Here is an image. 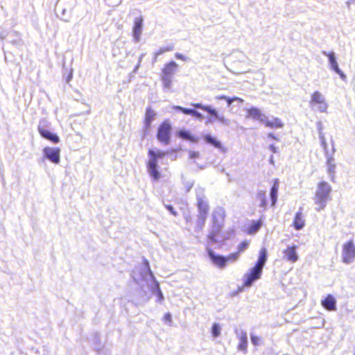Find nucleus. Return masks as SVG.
<instances>
[{
    "mask_svg": "<svg viewBox=\"0 0 355 355\" xmlns=\"http://www.w3.org/2000/svg\"><path fill=\"white\" fill-rule=\"evenodd\" d=\"M174 49L173 45H170L164 48H160L157 54H162L165 52L171 51Z\"/></svg>",
    "mask_w": 355,
    "mask_h": 355,
    "instance_id": "33",
    "label": "nucleus"
},
{
    "mask_svg": "<svg viewBox=\"0 0 355 355\" xmlns=\"http://www.w3.org/2000/svg\"><path fill=\"white\" fill-rule=\"evenodd\" d=\"M263 123L266 127L275 129V128H281L284 126L283 121L277 117H274L271 119H268L267 116H266Z\"/></svg>",
    "mask_w": 355,
    "mask_h": 355,
    "instance_id": "16",
    "label": "nucleus"
},
{
    "mask_svg": "<svg viewBox=\"0 0 355 355\" xmlns=\"http://www.w3.org/2000/svg\"><path fill=\"white\" fill-rule=\"evenodd\" d=\"M143 21L144 19L142 17H137L134 21L133 35L137 41L139 40L141 33Z\"/></svg>",
    "mask_w": 355,
    "mask_h": 355,
    "instance_id": "18",
    "label": "nucleus"
},
{
    "mask_svg": "<svg viewBox=\"0 0 355 355\" xmlns=\"http://www.w3.org/2000/svg\"><path fill=\"white\" fill-rule=\"evenodd\" d=\"M279 190V182L275 180L270 189V205L274 206L277 200V193Z\"/></svg>",
    "mask_w": 355,
    "mask_h": 355,
    "instance_id": "23",
    "label": "nucleus"
},
{
    "mask_svg": "<svg viewBox=\"0 0 355 355\" xmlns=\"http://www.w3.org/2000/svg\"><path fill=\"white\" fill-rule=\"evenodd\" d=\"M331 191V187L330 184L327 182L321 181L318 184L315 194L330 199Z\"/></svg>",
    "mask_w": 355,
    "mask_h": 355,
    "instance_id": "12",
    "label": "nucleus"
},
{
    "mask_svg": "<svg viewBox=\"0 0 355 355\" xmlns=\"http://www.w3.org/2000/svg\"><path fill=\"white\" fill-rule=\"evenodd\" d=\"M209 240L212 242V243H216L217 241V239H216V232H211L209 236H208Z\"/></svg>",
    "mask_w": 355,
    "mask_h": 355,
    "instance_id": "38",
    "label": "nucleus"
},
{
    "mask_svg": "<svg viewBox=\"0 0 355 355\" xmlns=\"http://www.w3.org/2000/svg\"><path fill=\"white\" fill-rule=\"evenodd\" d=\"M256 199L259 202V205L260 207H261L263 209L266 208L268 202L266 200V193L264 191H260L257 192L256 195Z\"/></svg>",
    "mask_w": 355,
    "mask_h": 355,
    "instance_id": "26",
    "label": "nucleus"
},
{
    "mask_svg": "<svg viewBox=\"0 0 355 355\" xmlns=\"http://www.w3.org/2000/svg\"><path fill=\"white\" fill-rule=\"evenodd\" d=\"M261 338L255 335H251V341L254 345H258L260 344Z\"/></svg>",
    "mask_w": 355,
    "mask_h": 355,
    "instance_id": "35",
    "label": "nucleus"
},
{
    "mask_svg": "<svg viewBox=\"0 0 355 355\" xmlns=\"http://www.w3.org/2000/svg\"><path fill=\"white\" fill-rule=\"evenodd\" d=\"M320 139H321L322 145L325 148L326 146H327V144H326V141H325V139H324V137L323 135H320Z\"/></svg>",
    "mask_w": 355,
    "mask_h": 355,
    "instance_id": "44",
    "label": "nucleus"
},
{
    "mask_svg": "<svg viewBox=\"0 0 355 355\" xmlns=\"http://www.w3.org/2000/svg\"><path fill=\"white\" fill-rule=\"evenodd\" d=\"M171 125L168 121L165 120L157 128V139L164 144H168L171 139Z\"/></svg>",
    "mask_w": 355,
    "mask_h": 355,
    "instance_id": "5",
    "label": "nucleus"
},
{
    "mask_svg": "<svg viewBox=\"0 0 355 355\" xmlns=\"http://www.w3.org/2000/svg\"><path fill=\"white\" fill-rule=\"evenodd\" d=\"M178 67V65L175 61H170L164 65L160 76L164 88L170 89L171 87L173 76Z\"/></svg>",
    "mask_w": 355,
    "mask_h": 355,
    "instance_id": "3",
    "label": "nucleus"
},
{
    "mask_svg": "<svg viewBox=\"0 0 355 355\" xmlns=\"http://www.w3.org/2000/svg\"><path fill=\"white\" fill-rule=\"evenodd\" d=\"M192 110H193L192 109H188V108L183 107V109L182 110V112L184 114L191 115Z\"/></svg>",
    "mask_w": 355,
    "mask_h": 355,
    "instance_id": "41",
    "label": "nucleus"
},
{
    "mask_svg": "<svg viewBox=\"0 0 355 355\" xmlns=\"http://www.w3.org/2000/svg\"><path fill=\"white\" fill-rule=\"evenodd\" d=\"M321 304L328 311H335L336 309V300L331 294L327 295L324 299L321 301Z\"/></svg>",
    "mask_w": 355,
    "mask_h": 355,
    "instance_id": "15",
    "label": "nucleus"
},
{
    "mask_svg": "<svg viewBox=\"0 0 355 355\" xmlns=\"http://www.w3.org/2000/svg\"><path fill=\"white\" fill-rule=\"evenodd\" d=\"M163 320L164 321L165 323L171 324V323L172 322V318H171V313H165L164 317H163Z\"/></svg>",
    "mask_w": 355,
    "mask_h": 355,
    "instance_id": "36",
    "label": "nucleus"
},
{
    "mask_svg": "<svg viewBox=\"0 0 355 355\" xmlns=\"http://www.w3.org/2000/svg\"><path fill=\"white\" fill-rule=\"evenodd\" d=\"M309 105L312 108H316L321 112H326L328 107L324 97L318 91H315L311 94Z\"/></svg>",
    "mask_w": 355,
    "mask_h": 355,
    "instance_id": "6",
    "label": "nucleus"
},
{
    "mask_svg": "<svg viewBox=\"0 0 355 355\" xmlns=\"http://www.w3.org/2000/svg\"><path fill=\"white\" fill-rule=\"evenodd\" d=\"M177 136L183 139L189 141L191 143H197L198 141V137L193 136L191 133L186 130H180L177 132Z\"/></svg>",
    "mask_w": 355,
    "mask_h": 355,
    "instance_id": "19",
    "label": "nucleus"
},
{
    "mask_svg": "<svg viewBox=\"0 0 355 355\" xmlns=\"http://www.w3.org/2000/svg\"><path fill=\"white\" fill-rule=\"evenodd\" d=\"M269 148L273 153L276 152V148L274 145H270Z\"/></svg>",
    "mask_w": 355,
    "mask_h": 355,
    "instance_id": "46",
    "label": "nucleus"
},
{
    "mask_svg": "<svg viewBox=\"0 0 355 355\" xmlns=\"http://www.w3.org/2000/svg\"><path fill=\"white\" fill-rule=\"evenodd\" d=\"M149 159L147 162V168L148 173L154 181H157L161 178V173L158 170L157 160L159 158H162L166 154V152L158 150L154 151L149 149L148 151Z\"/></svg>",
    "mask_w": 355,
    "mask_h": 355,
    "instance_id": "1",
    "label": "nucleus"
},
{
    "mask_svg": "<svg viewBox=\"0 0 355 355\" xmlns=\"http://www.w3.org/2000/svg\"><path fill=\"white\" fill-rule=\"evenodd\" d=\"M297 245L288 246L283 251L285 259L291 263H295L296 261H297L299 257L297 253Z\"/></svg>",
    "mask_w": 355,
    "mask_h": 355,
    "instance_id": "11",
    "label": "nucleus"
},
{
    "mask_svg": "<svg viewBox=\"0 0 355 355\" xmlns=\"http://www.w3.org/2000/svg\"><path fill=\"white\" fill-rule=\"evenodd\" d=\"M193 106L194 107H196V108L202 109L204 111H205V107H208V106H204V105H201L200 103L193 104Z\"/></svg>",
    "mask_w": 355,
    "mask_h": 355,
    "instance_id": "43",
    "label": "nucleus"
},
{
    "mask_svg": "<svg viewBox=\"0 0 355 355\" xmlns=\"http://www.w3.org/2000/svg\"><path fill=\"white\" fill-rule=\"evenodd\" d=\"M207 254L209 258L211 259L212 263L219 268H224L227 263L230 262H235L239 259L240 255L236 252H232L228 254L227 257H224L222 255L216 254L214 251L209 248L207 249Z\"/></svg>",
    "mask_w": 355,
    "mask_h": 355,
    "instance_id": "2",
    "label": "nucleus"
},
{
    "mask_svg": "<svg viewBox=\"0 0 355 355\" xmlns=\"http://www.w3.org/2000/svg\"><path fill=\"white\" fill-rule=\"evenodd\" d=\"M248 348V337L247 334L243 333L239 336V343L238 345V349L244 352H247Z\"/></svg>",
    "mask_w": 355,
    "mask_h": 355,
    "instance_id": "25",
    "label": "nucleus"
},
{
    "mask_svg": "<svg viewBox=\"0 0 355 355\" xmlns=\"http://www.w3.org/2000/svg\"><path fill=\"white\" fill-rule=\"evenodd\" d=\"M325 55H327L329 58V61L330 63L331 68L337 73L342 79L345 78V75L343 73V71L339 69L338 64L336 62V57L334 52L324 53Z\"/></svg>",
    "mask_w": 355,
    "mask_h": 355,
    "instance_id": "13",
    "label": "nucleus"
},
{
    "mask_svg": "<svg viewBox=\"0 0 355 355\" xmlns=\"http://www.w3.org/2000/svg\"><path fill=\"white\" fill-rule=\"evenodd\" d=\"M267 261V250L262 248L259 254L258 260L255 263L254 267L262 271L263 268Z\"/></svg>",
    "mask_w": 355,
    "mask_h": 355,
    "instance_id": "17",
    "label": "nucleus"
},
{
    "mask_svg": "<svg viewBox=\"0 0 355 355\" xmlns=\"http://www.w3.org/2000/svg\"><path fill=\"white\" fill-rule=\"evenodd\" d=\"M44 157L54 164H58L60 158V149L59 148L45 147L43 149Z\"/></svg>",
    "mask_w": 355,
    "mask_h": 355,
    "instance_id": "9",
    "label": "nucleus"
},
{
    "mask_svg": "<svg viewBox=\"0 0 355 355\" xmlns=\"http://www.w3.org/2000/svg\"><path fill=\"white\" fill-rule=\"evenodd\" d=\"M216 98L217 100H225V101H227L228 105H230L234 101H239L240 103L243 102V99L239 98V97H236V96H234V97H232V98H230V97H227L225 95H220V96H217L216 97Z\"/></svg>",
    "mask_w": 355,
    "mask_h": 355,
    "instance_id": "27",
    "label": "nucleus"
},
{
    "mask_svg": "<svg viewBox=\"0 0 355 355\" xmlns=\"http://www.w3.org/2000/svg\"><path fill=\"white\" fill-rule=\"evenodd\" d=\"M261 225V220H258L257 221H253L250 226L248 227V234H253L256 232H257Z\"/></svg>",
    "mask_w": 355,
    "mask_h": 355,
    "instance_id": "28",
    "label": "nucleus"
},
{
    "mask_svg": "<svg viewBox=\"0 0 355 355\" xmlns=\"http://www.w3.org/2000/svg\"><path fill=\"white\" fill-rule=\"evenodd\" d=\"M212 336L216 338L220 334V327L218 324L214 323L211 327Z\"/></svg>",
    "mask_w": 355,
    "mask_h": 355,
    "instance_id": "31",
    "label": "nucleus"
},
{
    "mask_svg": "<svg viewBox=\"0 0 355 355\" xmlns=\"http://www.w3.org/2000/svg\"><path fill=\"white\" fill-rule=\"evenodd\" d=\"M266 115L257 107H250L247 110V117L251 118L254 120H258L263 123Z\"/></svg>",
    "mask_w": 355,
    "mask_h": 355,
    "instance_id": "14",
    "label": "nucleus"
},
{
    "mask_svg": "<svg viewBox=\"0 0 355 355\" xmlns=\"http://www.w3.org/2000/svg\"><path fill=\"white\" fill-rule=\"evenodd\" d=\"M304 219L301 211L297 212L294 217L293 225L296 230L302 229L304 226Z\"/></svg>",
    "mask_w": 355,
    "mask_h": 355,
    "instance_id": "21",
    "label": "nucleus"
},
{
    "mask_svg": "<svg viewBox=\"0 0 355 355\" xmlns=\"http://www.w3.org/2000/svg\"><path fill=\"white\" fill-rule=\"evenodd\" d=\"M355 258V245L352 241H349L343 246V261L345 263L352 262Z\"/></svg>",
    "mask_w": 355,
    "mask_h": 355,
    "instance_id": "7",
    "label": "nucleus"
},
{
    "mask_svg": "<svg viewBox=\"0 0 355 355\" xmlns=\"http://www.w3.org/2000/svg\"><path fill=\"white\" fill-rule=\"evenodd\" d=\"M155 291H156V293L157 295V297H158V300L159 302L162 301L163 299H164V297H163V295L162 293V291L160 290V288L159 286V284L158 283L156 284V288H155Z\"/></svg>",
    "mask_w": 355,
    "mask_h": 355,
    "instance_id": "34",
    "label": "nucleus"
},
{
    "mask_svg": "<svg viewBox=\"0 0 355 355\" xmlns=\"http://www.w3.org/2000/svg\"><path fill=\"white\" fill-rule=\"evenodd\" d=\"M203 139L207 144H211L218 149L223 148L222 144L219 141H218L215 137H213L211 135H205Z\"/></svg>",
    "mask_w": 355,
    "mask_h": 355,
    "instance_id": "24",
    "label": "nucleus"
},
{
    "mask_svg": "<svg viewBox=\"0 0 355 355\" xmlns=\"http://www.w3.org/2000/svg\"><path fill=\"white\" fill-rule=\"evenodd\" d=\"M249 247V241L247 240L241 241L237 247L236 252L240 255Z\"/></svg>",
    "mask_w": 355,
    "mask_h": 355,
    "instance_id": "29",
    "label": "nucleus"
},
{
    "mask_svg": "<svg viewBox=\"0 0 355 355\" xmlns=\"http://www.w3.org/2000/svg\"><path fill=\"white\" fill-rule=\"evenodd\" d=\"M166 207L173 216H177V212L174 210L171 205H166Z\"/></svg>",
    "mask_w": 355,
    "mask_h": 355,
    "instance_id": "39",
    "label": "nucleus"
},
{
    "mask_svg": "<svg viewBox=\"0 0 355 355\" xmlns=\"http://www.w3.org/2000/svg\"><path fill=\"white\" fill-rule=\"evenodd\" d=\"M205 111L209 113L211 116L214 117L215 119H219L220 121H223V118L219 117L218 112L214 109H212L211 107L208 106L207 107H205Z\"/></svg>",
    "mask_w": 355,
    "mask_h": 355,
    "instance_id": "30",
    "label": "nucleus"
},
{
    "mask_svg": "<svg viewBox=\"0 0 355 355\" xmlns=\"http://www.w3.org/2000/svg\"><path fill=\"white\" fill-rule=\"evenodd\" d=\"M332 162L333 158L331 157H329L327 159L328 171L331 174L334 173L335 169V165Z\"/></svg>",
    "mask_w": 355,
    "mask_h": 355,
    "instance_id": "32",
    "label": "nucleus"
},
{
    "mask_svg": "<svg viewBox=\"0 0 355 355\" xmlns=\"http://www.w3.org/2000/svg\"><path fill=\"white\" fill-rule=\"evenodd\" d=\"M196 206L198 209L197 225L201 230L208 217L209 205L207 200L203 198H198Z\"/></svg>",
    "mask_w": 355,
    "mask_h": 355,
    "instance_id": "4",
    "label": "nucleus"
},
{
    "mask_svg": "<svg viewBox=\"0 0 355 355\" xmlns=\"http://www.w3.org/2000/svg\"><path fill=\"white\" fill-rule=\"evenodd\" d=\"M37 130L42 137L50 141L53 144H58L60 142L59 137L57 135L46 129L44 125H42L40 123L37 127Z\"/></svg>",
    "mask_w": 355,
    "mask_h": 355,
    "instance_id": "10",
    "label": "nucleus"
},
{
    "mask_svg": "<svg viewBox=\"0 0 355 355\" xmlns=\"http://www.w3.org/2000/svg\"><path fill=\"white\" fill-rule=\"evenodd\" d=\"M269 136L275 139L272 134H270Z\"/></svg>",
    "mask_w": 355,
    "mask_h": 355,
    "instance_id": "47",
    "label": "nucleus"
},
{
    "mask_svg": "<svg viewBox=\"0 0 355 355\" xmlns=\"http://www.w3.org/2000/svg\"><path fill=\"white\" fill-rule=\"evenodd\" d=\"M329 200V199H328V198H327L325 197L320 196L317 195V194L315 193V196H314V204L315 205V209L318 211L323 210L325 208V207L327 205V201Z\"/></svg>",
    "mask_w": 355,
    "mask_h": 355,
    "instance_id": "20",
    "label": "nucleus"
},
{
    "mask_svg": "<svg viewBox=\"0 0 355 355\" xmlns=\"http://www.w3.org/2000/svg\"><path fill=\"white\" fill-rule=\"evenodd\" d=\"M191 115L193 116H196L197 118H202V114L198 112L197 111H196L195 110H192Z\"/></svg>",
    "mask_w": 355,
    "mask_h": 355,
    "instance_id": "42",
    "label": "nucleus"
},
{
    "mask_svg": "<svg viewBox=\"0 0 355 355\" xmlns=\"http://www.w3.org/2000/svg\"><path fill=\"white\" fill-rule=\"evenodd\" d=\"M173 110H178V111H180V112H182V110L183 109V107H182L179 106V105L173 106Z\"/></svg>",
    "mask_w": 355,
    "mask_h": 355,
    "instance_id": "45",
    "label": "nucleus"
},
{
    "mask_svg": "<svg viewBox=\"0 0 355 355\" xmlns=\"http://www.w3.org/2000/svg\"><path fill=\"white\" fill-rule=\"evenodd\" d=\"M189 157L190 159H196L200 157V153L198 151H191L189 152Z\"/></svg>",
    "mask_w": 355,
    "mask_h": 355,
    "instance_id": "37",
    "label": "nucleus"
},
{
    "mask_svg": "<svg viewBox=\"0 0 355 355\" xmlns=\"http://www.w3.org/2000/svg\"><path fill=\"white\" fill-rule=\"evenodd\" d=\"M155 112L150 107H148L146 110L145 118H144V124H145V128H146V130H149L150 128L151 123L155 119Z\"/></svg>",
    "mask_w": 355,
    "mask_h": 355,
    "instance_id": "22",
    "label": "nucleus"
},
{
    "mask_svg": "<svg viewBox=\"0 0 355 355\" xmlns=\"http://www.w3.org/2000/svg\"><path fill=\"white\" fill-rule=\"evenodd\" d=\"M261 270L253 266L250 269L249 272L245 275V279L243 284V286H251L253 282L261 278Z\"/></svg>",
    "mask_w": 355,
    "mask_h": 355,
    "instance_id": "8",
    "label": "nucleus"
},
{
    "mask_svg": "<svg viewBox=\"0 0 355 355\" xmlns=\"http://www.w3.org/2000/svg\"><path fill=\"white\" fill-rule=\"evenodd\" d=\"M175 57L177 58V59H179V60H187V58L181 54V53H177L175 54Z\"/></svg>",
    "mask_w": 355,
    "mask_h": 355,
    "instance_id": "40",
    "label": "nucleus"
}]
</instances>
